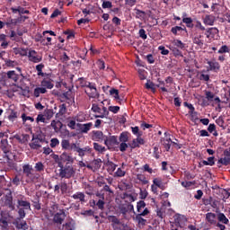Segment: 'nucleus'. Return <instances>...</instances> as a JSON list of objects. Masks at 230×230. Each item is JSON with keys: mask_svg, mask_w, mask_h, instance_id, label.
<instances>
[{"mask_svg": "<svg viewBox=\"0 0 230 230\" xmlns=\"http://www.w3.org/2000/svg\"><path fill=\"white\" fill-rule=\"evenodd\" d=\"M61 148L69 152H76L79 157H84L85 154H91L93 152L91 147H80V144L71 143L69 139H63L61 141Z\"/></svg>", "mask_w": 230, "mask_h": 230, "instance_id": "f257e3e1", "label": "nucleus"}, {"mask_svg": "<svg viewBox=\"0 0 230 230\" xmlns=\"http://www.w3.org/2000/svg\"><path fill=\"white\" fill-rule=\"evenodd\" d=\"M80 87H84V93L90 98H100V93H98V89L96 88V84L88 82L84 77H80L78 79Z\"/></svg>", "mask_w": 230, "mask_h": 230, "instance_id": "f03ea898", "label": "nucleus"}, {"mask_svg": "<svg viewBox=\"0 0 230 230\" xmlns=\"http://www.w3.org/2000/svg\"><path fill=\"white\" fill-rule=\"evenodd\" d=\"M75 173L76 171H75L73 165H67V164L59 165L58 177H60V179H71V177H75Z\"/></svg>", "mask_w": 230, "mask_h": 230, "instance_id": "7ed1b4c3", "label": "nucleus"}, {"mask_svg": "<svg viewBox=\"0 0 230 230\" xmlns=\"http://www.w3.org/2000/svg\"><path fill=\"white\" fill-rule=\"evenodd\" d=\"M0 204L2 208H6L10 211H15V203H13V196H12V192L3 196L0 199Z\"/></svg>", "mask_w": 230, "mask_h": 230, "instance_id": "20e7f679", "label": "nucleus"}, {"mask_svg": "<svg viewBox=\"0 0 230 230\" xmlns=\"http://www.w3.org/2000/svg\"><path fill=\"white\" fill-rule=\"evenodd\" d=\"M16 199V208H22L23 209H31V204L30 203V201L26 200V196L22 195V194H16L15 196Z\"/></svg>", "mask_w": 230, "mask_h": 230, "instance_id": "39448f33", "label": "nucleus"}, {"mask_svg": "<svg viewBox=\"0 0 230 230\" xmlns=\"http://www.w3.org/2000/svg\"><path fill=\"white\" fill-rule=\"evenodd\" d=\"M61 164L64 163L67 165H73L75 164V157L73 156V153L69 152V150H65L60 155Z\"/></svg>", "mask_w": 230, "mask_h": 230, "instance_id": "423d86ee", "label": "nucleus"}, {"mask_svg": "<svg viewBox=\"0 0 230 230\" xmlns=\"http://www.w3.org/2000/svg\"><path fill=\"white\" fill-rule=\"evenodd\" d=\"M0 148L4 152V158L10 161L12 152H10V144H8V139L4 138L1 140Z\"/></svg>", "mask_w": 230, "mask_h": 230, "instance_id": "0eeeda50", "label": "nucleus"}, {"mask_svg": "<svg viewBox=\"0 0 230 230\" xmlns=\"http://www.w3.org/2000/svg\"><path fill=\"white\" fill-rule=\"evenodd\" d=\"M223 155L225 156L224 158H220L217 161V167L222 168L223 166H229L230 164V148H226L224 150Z\"/></svg>", "mask_w": 230, "mask_h": 230, "instance_id": "6e6552de", "label": "nucleus"}, {"mask_svg": "<svg viewBox=\"0 0 230 230\" xmlns=\"http://www.w3.org/2000/svg\"><path fill=\"white\" fill-rule=\"evenodd\" d=\"M10 220V213L6 210L0 212V226L3 230L8 229V221Z\"/></svg>", "mask_w": 230, "mask_h": 230, "instance_id": "1a4fd4ad", "label": "nucleus"}, {"mask_svg": "<svg viewBox=\"0 0 230 230\" xmlns=\"http://www.w3.org/2000/svg\"><path fill=\"white\" fill-rule=\"evenodd\" d=\"M148 215H150V210L146 208L141 213L136 215L135 220L139 224V226H146V219L143 218V217H146Z\"/></svg>", "mask_w": 230, "mask_h": 230, "instance_id": "9d476101", "label": "nucleus"}, {"mask_svg": "<svg viewBox=\"0 0 230 230\" xmlns=\"http://www.w3.org/2000/svg\"><path fill=\"white\" fill-rule=\"evenodd\" d=\"M66 217H67V215H66V210L60 209L53 217L54 224H57L58 226H62L64 220H66Z\"/></svg>", "mask_w": 230, "mask_h": 230, "instance_id": "9b49d317", "label": "nucleus"}, {"mask_svg": "<svg viewBox=\"0 0 230 230\" xmlns=\"http://www.w3.org/2000/svg\"><path fill=\"white\" fill-rule=\"evenodd\" d=\"M104 145L108 146V148H111L112 146H116L119 145V141H118L117 136H110L104 138Z\"/></svg>", "mask_w": 230, "mask_h": 230, "instance_id": "f8f14e48", "label": "nucleus"}, {"mask_svg": "<svg viewBox=\"0 0 230 230\" xmlns=\"http://www.w3.org/2000/svg\"><path fill=\"white\" fill-rule=\"evenodd\" d=\"M28 58H29V61L33 62V64H39V62H42V56L38 55L35 50L29 51Z\"/></svg>", "mask_w": 230, "mask_h": 230, "instance_id": "ddd939ff", "label": "nucleus"}, {"mask_svg": "<svg viewBox=\"0 0 230 230\" xmlns=\"http://www.w3.org/2000/svg\"><path fill=\"white\" fill-rule=\"evenodd\" d=\"M13 225L16 227L18 230H28V223L22 219L15 218L13 222Z\"/></svg>", "mask_w": 230, "mask_h": 230, "instance_id": "4468645a", "label": "nucleus"}, {"mask_svg": "<svg viewBox=\"0 0 230 230\" xmlns=\"http://www.w3.org/2000/svg\"><path fill=\"white\" fill-rule=\"evenodd\" d=\"M207 39H215V35H218L219 31L217 27H211L205 30Z\"/></svg>", "mask_w": 230, "mask_h": 230, "instance_id": "2eb2a0df", "label": "nucleus"}, {"mask_svg": "<svg viewBox=\"0 0 230 230\" xmlns=\"http://www.w3.org/2000/svg\"><path fill=\"white\" fill-rule=\"evenodd\" d=\"M77 127L81 132V134H87L89 130L93 128V122H88L86 124L77 123Z\"/></svg>", "mask_w": 230, "mask_h": 230, "instance_id": "dca6fc26", "label": "nucleus"}, {"mask_svg": "<svg viewBox=\"0 0 230 230\" xmlns=\"http://www.w3.org/2000/svg\"><path fill=\"white\" fill-rule=\"evenodd\" d=\"M40 87H43L46 91H48V89H53V87H55V84H53V80L49 78H44L40 82Z\"/></svg>", "mask_w": 230, "mask_h": 230, "instance_id": "f3484780", "label": "nucleus"}, {"mask_svg": "<svg viewBox=\"0 0 230 230\" xmlns=\"http://www.w3.org/2000/svg\"><path fill=\"white\" fill-rule=\"evenodd\" d=\"M74 200H78L81 204H85L87 199H85V194L84 192L77 191L71 196Z\"/></svg>", "mask_w": 230, "mask_h": 230, "instance_id": "a211bd4d", "label": "nucleus"}, {"mask_svg": "<svg viewBox=\"0 0 230 230\" xmlns=\"http://www.w3.org/2000/svg\"><path fill=\"white\" fill-rule=\"evenodd\" d=\"M207 64L208 65V71H214V73L220 71V63L217 61H208Z\"/></svg>", "mask_w": 230, "mask_h": 230, "instance_id": "6ab92c4d", "label": "nucleus"}, {"mask_svg": "<svg viewBox=\"0 0 230 230\" xmlns=\"http://www.w3.org/2000/svg\"><path fill=\"white\" fill-rule=\"evenodd\" d=\"M215 21H216L215 15L207 14L203 19V24H205L206 26H213L215 24Z\"/></svg>", "mask_w": 230, "mask_h": 230, "instance_id": "aec40b11", "label": "nucleus"}, {"mask_svg": "<svg viewBox=\"0 0 230 230\" xmlns=\"http://www.w3.org/2000/svg\"><path fill=\"white\" fill-rule=\"evenodd\" d=\"M206 220L210 224V226H216L217 224V214L213 212H208L206 214Z\"/></svg>", "mask_w": 230, "mask_h": 230, "instance_id": "412c9836", "label": "nucleus"}, {"mask_svg": "<svg viewBox=\"0 0 230 230\" xmlns=\"http://www.w3.org/2000/svg\"><path fill=\"white\" fill-rule=\"evenodd\" d=\"M93 141H105V138L107 136L103 135V132L98 130V131H93Z\"/></svg>", "mask_w": 230, "mask_h": 230, "instance_id": "4be33fe9", "label": "nucleus"}, {"mask_svg": "<svg viewBox=\"0 0 230 230\" xmlns=\"http://www.w3.org/2000/svg\"><path fill=\"white\" fill-rule=\"evenodd\" d=\"M119 211L122 215H127L128 211H134V205L132 204L121 205L119 207Z\"/></svg>", "mask_w": 230, "mask_h": 230, "instance_id": "5701e85b", "label": "nucleus"}, {"mask_svg": "<svg viewBox=\"0 0 230 230\" xmlns=\"http://www.w3.org/2000/svg\"><path fill=\"white\" fill-rule=\"evenodd\" d=\"M66 112H67V106L65 103H63L59 105L58 112L56 113V118L58 119H60L62 116H64Z\"/></svg>", "mask_w": 230, "mask_h": 230, "instance_id": "b1692460", "label": "nucleus"}, {"mask_svg": "<svg viewBox=\"0 0 230 230\" xmlns=\"http://www.w3.org/2000/svg\"><path fill=\"white\" fill-rule=\"evenodd\" d=\"M128 139H130V133L128 131L121 132L119 136V143H128Z\"/></svg>", "mask_w": 230, "mask_h": 230, "instance_id": "393cba45", "label": "nucleus"}, {"mask_svg": "<svg viewBox=\"0 0 230 230\" xmlns=\"http://www.w3.org/2000/svg\"><path fill=\"white\" fill-rule=\"evenodd\" d=\"M40 41V44L42 46H51V37L47 36L46 34L43 36H40V40H38Z\"/></svg>", "mask_w": 230, "mask_h": 230, "instance_id": "a878e982", "label": "nucleus"}, {"mask_svg": "<svg viewBox=\"0 0 230 230\" xmlns=\"http://www.w3.org/2000/svg\"><path fill=\"white\" fill-rule=\"evenodd\" d=\"M22 172L25 174V177H31L33 172V166L30 165L29 164L22 165Z\"/></svg>", "mask_w": 230, "mask_h": 230, "instance_id": "bb28decb", "label": "nucleus"}, {"mask_svg": "<svg viewBox=\"0 0 230 230\" xmlns=\"http://www.w3.org/2000/svg\"><path fill=\"white\" fill-rule=\"evenodd\" d=\"M24 21L25 20H19V19L9 18V19L6 20L5 24L8 27L17 26V24H19V22H24Z\"/></svg>", "mask_w": 230, "mask_h": 230, "instance_id": "cd10ccee", "label": "nucleus"}, {"mask_svg": "<svg viewBox=\"0 0 230 230\" xmlns=\"http://www.w3.org/2000/svg\"><path fill=\"white\" fill-rule=\"evenodd\" d=\"M66 230H75L76 229V222L74 219L69 220L65 225H63Z\"/></svg>", "mask_w": 230, "mask_h": 230, "instance_id": "c85d7f7f", "label": "nucleus"}, {"mask_svg": "<svg viewBox=\"0 0 230 230\" xmlns=\"http://www.w3.org/2000/svg\"><path fill=\"white\" fill-rule=\"evenodd\" d=\"M182 22L186 24L187 28H193V19L191 17H186V13H183Z\"/></svg>", "mask_w": 230, "mask_h": 230, "instance_id": "c756f323", "label": "nucleus"}, {"mask_svg": "<svg viewBox=\"0 0 230 230\" xmlns=\"http://www.w3.org/2000/svg\"><path fill=\"white\" fill-rule=\"evenodd\" d=\"M163 145L166 152H170V148H172V145H173V141H172V138L166 137L164 139Z\"/></svg>", "mask_w": 230, "mask_h": 230, "instance_id": "7c9ffc66", "label": "nucleus"}, {"mask_svg": "<svg viewBox=\"0 0 230 230\" xmlns=\"http://www.w3.org/2000/svg\"><path fill=\"white\" fill-rule=\"evenodd\" d=\"M46 93H48V90H46V88H44L43 86L37 87L34 89L35 98H39V96H40V94H46Z\"/></svg>", "mask_w": 230, "mask_h": 230, "instance_id": "2f4dec72", "label": "nucleus"}, {"mask_svg": "<svg viewBox=\"0 0 230 230\" xmlns=\"http://www.w3.org/2000/svg\"><path fill=\"white\" fill-rule=\"evenodd\" d=\"M181 31H188L186 30V27L182 28L181 26H175L171 29V32L172 35H179V32Z\"/></svg>", "mask_w": 230, "mask_h": 230, "instance_id": "473e14b6", "label": "nucleus"}, {"mask_svg": "<svg viewBox=\"0 0 230 230\" xmlns=\"http://www.w3.org/2000/svg\"><path fill=\"white\" fill-rule=\"evenodd\" d=\"M146 208V203L144 200H139L137 202V213H143V209Z\"/></svg>", "mask_w": 230, "mask_h": 230, "instance_id": "72a5a7b5", "label": "nucleus"}, {"mask_svg": "<svg viewBox=\"0 0 230 230\" xmlns=\"http://www.w3.org/2000/svg\"><path fill=\"white\" fill-rule=\"evenodd\" d=\"M40 140H32V142L29 144V146L30 148H31V150H39V148L42 147V146L40 145Z\"/></svg>", "mask_w": 230, "mask_h": 230, "instance_id": "f704fd0d", "label": "nucleus"}, {"mask_svg": "<svg viewBox=\"0 0 230 230\" xmlns=\"http://www.w3.org/2000/svg\"><path fill=\"white\" fill-rule=\"evenodd\" d=\"M40 141V143H46V137L42 136V134H32L31 141Z\"/></svg>", "mask_w": 230, "mask_h": 230, "instance_id": "c9c22d12", "label": "nucleus"}, {"mask_svg": "<svg viewBox=\"0 0 230 230\" xmlns=\"http://www.w3.org/2000/svg\"><path fill=\"white\" fill-rule=\"evenodd\" d=\"M202 164L205 166H215V156H209L208 161L203 160Z\"/></svg>", "mask_w": 230, "mask_h": 230, "instance_id": "e433bc0d", "label": "nucleus"}, {"mask_svg": "<svg viewBox=\"0 0 230 230\" xmlns=\"http://www.w3.org/2000/svg\"><path fill=\"white\" fill-rule=\"evenodd\" d=\"M110 94L111 96H113L115 102H118V100H119V91L118 89L111 88L110 90Z\"/></svg>", "mask_w": 230, "mask_h": 230, "instance_id": "4c0bfd02", "label": "nucleus"}, {"mask_svg": "<svg viewBox=\"0 0 230 230\" xmlns=\"http://www.w3.org/2000/svg\"><path fill=\"white\" fill-rule=\"evenodd\" d=\"M108 220L109 222H111V226L121 224V221H119V219L116 216H109Z\"/></svg>", "mask_w": 230, "mask_h": 230, "instance_id": "58836bf2", "label": "nucleus"}, {"mask_svg": "<svg viewBox=\"0 0 230 230\" xmlns=\"http://www.w3.org/2000/svg\"><path fill=\"white\" fill-rule=\"evenodd\" d=\"M50 125L52 128H54L55 132H58L62 128V122L60 121L52 120Z\"/></svg>", "mask_w": 230, "mask_h": 230, "instance_id": "ea45409f", "label": "nucleus"}, {"mask_svg": "<svg viewBox=\"0 0 230 230\" xmlns=\"http://www.w3.org/2000/svg\"><path fill=\"white\" fill-rule=\"evenodd\" d=\"M92 164L93 166V170H100L102 168V159H94L92 161Z\"/></svg>", "mask_w": 230, "mask_h": 230, "instance_id": "a19ab883", "label": "nucleus"}, {"mask_svg": "<svg viewBox=\"0 0 230 230\" xmlns=\"http://www.w3.org/2000/svg\"><path fill=\"white\" fill-rule=\"evenodd\" d=\"M7 78H9L10 80H13V82H17V80H19L17 74H15V71L13 70L7 72Z\"/></svg>", "mask_w": 230, "mask_h": 230, "instance_id": "79ce46f5", "label": "nucleus"}, {"mask_svg": "<svg viewBox=\"0 0 230 230\" xmlns=\"http://www.w3.org/2000/svg\"><path fill=\"white\" fill-rule=\"evenodd\" d=\"M131 131L132 134H134V136H136L137 137H141V136H143V131H140L139 127L137 126L131 127Z\"/></svg>", "mask_w": 230, "mask_h": 230, "instance_id": "37998d69", "label": "nucleus"}, {"mask_svg": "<svg viewBox=\"0 0 230 230\" xmlns=\"http://www.w3.org/2000/svg\"><path fill=\"white\" fill-rule=\"evenodd\" d=\"M134 11L136 12V19H145V15H146L145 11L139 10L137 8H135Z\"/></svg>", "mask_w": 230, "mask_h": 230, "instance_id": "c03bdc74", "label": "nucleus"}, {"mask_svg": "<svg viewBox=\"0 0 230 230\" xmlns=\"http://www.w3.org/2000/svg\"><path fill=\"white\" fill-rule=\"evenodd\" d=\"M93 148L96 150V152H100L101 154H103V152H105L107 149L105 148V146L94 142L93 143Z\"/></svg>", "mask_w": 230, "mask_h": 230, "instance_id": "a18cd8bd", "label": "nucleus"}, {"mask_svg": "<svg viewBox=\"0 0 230 230\" xmlns=\"http://www.w3.org/2000/svg\"><path fill=\"white\" fill-rule=\"evenodd\" d=\"M217 218L220 222H222V224H229V219L226 217V214L224 213H219Z\"/></svg>", "mask_w": 230, "mask_h": 230, "instance_id": "49530a36", "label": "nucleus"}, {"mask_svg": "<svg viewBox=\"0 0 230 230\" xmlns=\"http://www.w3.org/2000/svg\"><path fill=\"white\" fill-rule=\"evenodd\" d=\"M55 112L52 109H47L44 112V116L45 118H47V119H51V118H53V116H55Z\"/></svg>", "mask_w": 230, "mask_h": 230, "instance_id": "de8ad7c7", "label": "nucleus"}, {"mask_svg": "<svg viewBox=\"0 0 230 230\" xmlns=\"http://www.w3.org/2000/svg\"><path fill=\"white\" fill-rule=\"evenodd\" d=\"M106 165L108 166V170L109 172H115L116 168H118V165L116 164H114L112 161H108L106 163Z\"/></svg>", "mask_w": 230, "mask_h": 230, "instance_id": "09e8293b", "label": "nucleus"}, {"mask_svg": "<svg viewBox=\"0 0 230 230\" xmlns=\"http://www.w3.org/2000/svg\"><path fill=\"white\" fill-rule=\"evenodd\" d=\"M25 210H26V208H18L19 217L16 218H19L20 220H24V218H26V211Z\"/></svg>", "mask_w": 230, "mask_h": 230, "instance_id": "8fccbe9b", "label": "nucleus"}, {"mask_svg": "<svg viewBox=\"0 0 230 230\" xmlns=\"http://www.w3.org/2000/svg\"><path fill=\"white\" fill-rule=\"evenodd\" d=\"M125 175H127V172L123 171L121 167H119L114 172V177H125Z\"/></svg>", "mask_w": 230, "mask_h": 230, "instance_id": "3c124183", "label": "nucleus"}, {"mask_svg": "<svg viewBox=\"0 0 230 230\" xmlns=\"http://www.w3.org/2000/svg\"><path fill=\"white\" fill-rule=\"evenodd\" d=\"M107 116H109V110H107V107H102V111H101V114L100 115H96L95 118H107Z\"/></svg>", "mask_w": 230, "mask_h": 230, "instance_id": "603ef678", "label": "nucleus"}, {"mask_svg": "<svg viewBox=\"0 0 230 230\" xmlns=\"http://www.w3.org/2000/svg\"><path fill=\"white\" fill-rule=\"evenodd\" d=\"M172 44L176 46V48H179L180 49H184V48H186V44L182 43L181 40H174L172 41Z\"/></svg>", "mask_w": 230, "mask_h": 230, "instance_id": "864d4df0", "label": "nucleus"}, {"mask_svg": "<svg viewBox=\"0 0 230 230\" xmlns=\"http://www.w3.org/2000/svg\"><path fill=\"white\" fill-rule=\"evenodd\" d=\"M60 191H61V195H66V193H67V184L66 183V181H62L60 184Z\"/></svg>", "mask_w": 230, "mask_h": 230, "instance_id": "5fc2aeb1", "label": "nucleus"}, {"mask_svg": "<svg viewBox=\"0 0 230 230\" xmlns=\"http://www.w3.org/2000/svg\"><path fill=\"white\" fill-rule=\"evenodd\" d=\"M189 114L190 116L191 121H199V112L195 111H189Z\"/></svg>", "mask_w": 230, "mask_h": 230, "instance_id": "6e6d98bb", "label": "nucleus"}, {"mask_svg": "<svg viewBox=\"0 0 230 230\" xmlns=\"http://www.w3.org/2000/svg\"><path fill=\"white\" fill-rule=\"evenodd\" d=\"M63 98L66 100L68 105H73V103H75V97H68L67 93H63Z\"/></svg>", "mask_w": 230, "mask_h": 230, "instance_id": "4d7b16f0", "label": "nucleus"}, {"mask_svg": "<svg viewBox=\"0 0 230 230\" xmlns=\"http://www.w3.org/2000/svg\"><path fill=\"white\" fill-rule=\"evenodd\" d=\"M146 89H150L152 93H155V84L150 80H147V84H146Z\"/></svg>", "mask_w": 230, "mask_h": 230, "instance_id": "13d9d810", "label": "nucleus"}, {"mask_svg": "<svg viewBox=\"0 0 230 230\" xmlns=\"http://www.w3.org/2000/svg\"><path fill=\"white\" fill-rule=\"evenodd\" d=\"M148 197V191L145 189H140V192H139V199H141V200H145V199H146Z\"/></svg>", "mask_w": 230, "mask_h": 230, "instance_id": "bf43d9fd", "label": "nucleus"}, {"mask_svg": "<svg viewBox=\"0 0 230 230\" xmlns=\"http://www.w3.org/2000/svg\"><path fill=\"white\" fill-rule=\"evenodd\" d=\"M128 226L125 224H119V225H112L113 230H125L127 229Z\"/></svg>", "mask_w": 230, "mask_h": 230, "instance_id": "052dcab7", "label": "nucleus"}, {"mask_svg": "<svg viewBox=\"0 0 230 230\" xmlns=\"http://www.w3.org/2000/svg\"><path fill=\"white\" fill-rule=\"evenodd\" d=\"M230 49L227 45H223L217 51L219 55H223V53H229Z\"/></svg>", "mask_w": 230, "mask_h": 230, "instance_id": "680f3d73", "label": "nucleus"}, {"mask_svg": "<svg viewBox=\"0 0 230 230\" xmlns=\"http://www.w3.org/2000/svg\"><path fill=\"white\" fill-rule=\"evenodd\" d=\"M137 181H140V182H142V184H148V180L146 179V175L143 174H138L137 176Z\"/></svg>", "mask_w": 230, "mask_h": 230, "instance_id": "e2e57ef3", "label": "nucleus"}, {"mask_svg": "<svg viewBox=\"0 0 230 230\" xmlns=\"http://www.w3.org/2000/svg\"><path fill=\"white\" fill-rule=\"evenodd\" d=\"M129 144H127V142H120L119 149L120 152H127V148H128Z\"/></svg>", "mask_w": 230, "mask_h": 230, "instance_id": "0e129e2a", "label": "nucleus"}, {"mask_svg": "<svg viewBox=\"0 0 230 230\" xmlns=\"http://www.w3.org/2000/svg\"><path fill=\"white\" fill-rule=\"evenodd\" d=\"M34 168L37 172H44V164H42V162H38L35 164Z\"/></svg>", "mask_w": 230, "mask_h": 230, "instance_id": "69168bd1", "label": "nucleus"}, {"mask_svg": "<svg viewBox=\"0 0 230 230\" xmlns=\"http://www.w3.org/2000/svg\"><path fill=\"white\" fill-rule=\"evenodd\" d=\"M205 95L208 102H213V100L215 99V93H213L212 92L206 91Z\"/></svg>", "mask_w": 230, "mask_h": 230, "instance_id": "338daca9", "label": "nucleus"}, {"mask_svg": "<svg viewBox=\"0 0 230 230\" xmlns=\"http://www.w3.org/2000/svg\"><path fill=\"white\" fill-rule=\"evenodd\" d=\"M172 54L174 57H184V55H182V51L179 50L177 48L172 49Z\"/></svg>", "mask_w": 230, "mask_h": 230, "instance_id": "774afa93", "label": "nucleus"}]
</instances>
